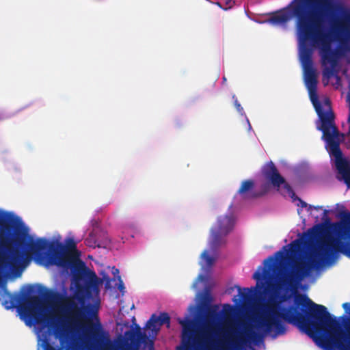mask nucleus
<instances>
[{"label": "nucleus", "mask_w": 350, "mask_h": 350, "mask_svg": "<svg viewBox=\"0 0 350 350\" xmlns=\"http://www.w3.org/2000/svg\"><path fill=\"white\" fill-rule=\"evenodd\" d=\"M295 303L297 306L282 308V312H276L274 308H271L270 314L264 321L267 332L275 327L276 334H285L284 321L297 325L310 336L319 335L326 348L350 350V327L347 333L344 332L339 321L325 306L314 303L306 295L296 297ZM342 306L348 313L350 303H344Z\"/></svg>", "instance_id": "obj_1"}, {"label": "nucleus", "mask_w": 350, "mask_h": 350, "mask_svg": "<svg viewBox=\"0 0 350 350\" xmlns=\"http://www.w3.org/2000/svg\"><path fill=\"white\" fill-rule=\"evenodd\" d=\"M70 267L72 269V280L76 288L75 295L64 298L59 308L62 315L51 317L48 321L55 337L59 339L61 344L66 342L75 331L81 327V320L85 315L79 304L83 306L85 304L88 288L94 285L97 280L96 273L88 269L80 258ZM84 311L96 321L94 323L88 319V327L85 329V333L91 338V340L85 344L87 350H98L104 345L105 332L100 322L97 310L90 306L84 308Z\"/></svg>", "instance_id": "obj_2"}, {"label": "nucleus", "mask_w": 350, "mask_h": 350, "mask_svg": "<svg viewBox=\"0 0 350 350\" xmlns=\"http://www.w3.org/2000/svg\"><path fill=\"white\" fill-rule=\"evenodd\" d=\"M335 10L340 16L329 21L327 35L298 38L300 61L305 72V82L308 88H317V79L313 68L312 54L315 49H319L323 77L339 79L336 67L340 56L350 50V10L342 4H337Z\"/></svg>", "instance_id": "obj_3"}, {"label": "nucleus", "mask_w": 350, "mask_h": 350, "mask_svg": "<svg viewBox=\"0 0 350 350\" xmlns=\"http://www.w3.org/2000/svg\"><path fill=\"white\" fill-rule=\"evenodd\" d=\"M338 237H330L319 247L315 254L306 260H294L291 269L286 273L279 276L275 282H272L273 273L275 270L278 258L284 256L282 251L275 254V257L270 256L264 260L265 268L262 273L257 271L253 278L258 282L267 280V289L270 291L272 299H280V302L286 300L285 295H280L282 291H288L297 288L300 282L314 269L319 268L323 262L329 260L334 253L342 252L350 256V229L347 227L340 228L337 231Z\"/></svg>", "instance_id": "obj_4"}, {"label": "nucleus", "mask_w": 350, "mask_h": 350, "mask_svg": "<svg viewBox=\"0 0 350 350\" xmlns=\"http://www.w3.org/2000/svg\"><path fill=\"white\" fill-rule=\"evenodd\" d=\"M12 243L21 245L18 238L10 239L0 236V251L7 252L8 254L0 258V265L10 267L12 271H18L25 262L29 253L33 256L36 262L44 266L57 265L68 268L71 264L79 260L80 253L77 249V243L72 238L66 241V245L59 243L55 248L53 243H49L44 239L31 240L28 244V252L25 253L17 247H10Z\"/></svg>", "instance_id": "obj_5"}, {"label": "nucleus", "mask_w": 350, "mask_h": 350, "mask_svg": "<svg viewBox=\"0 0 350 350\" xmlns=\"http://www.w3.org/2000/svg\"><path fill=\"white\" fill-rule=\"evenodd\" d=\"M310 100L321 122L319 129L323 133V138L327 143L329 154L335 159V165L342 176L345 183L350 187V162L343 158L338 139L339 132L334 124V115L331 109V102L328 98L324 99V110L319 100L317 89L308 88Z\"/></svg>", "instance_id": "obj_6"}, {"label": "nucleus", "mask_w": 350, "mask_h": 350, "mask_svg": "<svg viewBox=\"0 0 350 350\" xmlns=\"http://www.w3.org/2000/svg\"><path fill=\"white\" fill-rule=\"evenodd\" d=\"M297 18L298 38L325 36L319 30V12L331 8V0H294L291 3Z\"/></svg>", "instance_id": "obj_7"}, {"label": "nucleus", "mask_w": 350, "mask_h": 350, "mask_svg": "<svg viewBox=\"0 0 350 350\" xmlns=\"http://www.w3.org/2000/svg\"><path fill=\"white\" fill-rule=\"evenodd\" d=\"M280 302L272 301L265 307L263 314L257 320V328L260 332L254 331L249 325L244 327V332L232 335L225 341L221 347V350H245L250 348L252 350H256L252 347V345H258L262 342L265 335L271 334L272 338L284 335V334H276V329L273 327L269 332L267 331V327L264 324L267 317L270 314L271 308H274L276 312H282V308Z\"/></svg>", "instance_id": "obj_8"}, {"label": "nucleus", "mask_w": 350, "mask_h": 350, "mask_svg": "<svg viewBox=\"0 0 350 350\" xmlns=\"http://www.w3.org/2000/svg\"><path fill=\"white\" fill-rule=\"evenodd\" d=\"M10 301H5L6 308H12L19 305L18 311L21 319H23L27 326H31L41 321L40 315L38 312L42 305V299L36 295H28L26 293L23 297H19L9 294Z\"/></svg>", "instance_id": "obj_9"}, {"label": "nucleus", "mask_w": 350, "mask_h": 350, "mask_svg": "<svg viewBox=\"0 0 350 350\" xmlns=\"http://www.w3.org/2000/svg\"><path fill=\"white\" fill-rule=\"evenodd\" d=\"M262 174L266 179L269 180L272 185L278 189L282 185V194L289 196L293 201L298 200L301 208H308V204L295 195L291 185L286 182L285 178L278 172L277 167L272 161L266 163L262 169Z\"/></svg>", "instance_id": "obj_10"}, {"label": "nucleus", "mask_w": 350, "mask_h": 350, "mask_svg": "<svg viewBox=\"0 0 350 350\" xmlns=\"http://www.w3.org/2000/svg\"><path fill=\"white\" fill-rule=\"evenodd\" d=\"M234 219L232 216L222 215L217 218L216 224L211 230V247L217 248L223 244L225 237L233 228Z\"/></svg>", "instance_id": "obj_11"}, {"label": "nucleus", "mask_w": 350, "mask_h": 350, "mask_svg": "<svg viewBox=\"0 0 350 350\" xmlns=\"http://www.w3.org/2000/svg\"><path fill=\"white\" fill-rule=\"evenodd\" d=\"M254 182L252 180H243L238 190V193L240 194L243 199H255L262 196L267 192L266 186L262 187L263 191L256 192L254 191Z\"/></svg>", "instance_id": "obj_12"}, {"label": "nucleus", "mask_w": 350, "mask_h": 350, "mask_svg": "<svg viewBox=\"0 0 350 350\" xmlns=\"http://www.w3.org/2000/svg\"><path fill=\"white\" fill-rule=\"evenodd\" d=\"M124 336L127 340H131V344H126L123 350H137V347H133L132 345L144 342L148 339V336L145 332H142L141 327L135 325V329L125 332Z\"/></svg>", "instance_id": "obj_13"}, {"label": "nucleus", "mask_w": 350, "mask_h": 350, "mask_svg": "<svg viewBox=\"0 0 350 350\" xmlns=\"http://www.w3.org/2000/svg\"><path fill=\"white\" fill-rule=\"evenodd\" d=\"M294 16L291 5L286 8L274 12L269 18L268 22L273 25H285Z\"/></svg>", "instance_id": "obj_14"}, {"label": "nucleus", "mask_w": 350, "mask_h": 350, "mask_svg": "<svg viewBox=\"0 0 350 350\" xmlns=\"http://www.w3.org/2000/svg\"><path fill=\"white\" fill-rule=\"evenodd\" d=\"M178 323L183 327L182 342L184 344H190L194 334V321L186 318L185 319H178Z\"/></svg>", "instance_id": "obj_15"}, {"label": "nucleus", "mask_w": 350, "mask_h": 350, "mask_svg": "<svg viewBox=\"0 0 350 350\" xmlns=\"http://www.w3.org/2000/svg\"><path fill=\"white\" fill-rule=\"evenodd\" d=\"M152 321H158L160 326L166 325L167 328L170 326V317L167 312H161L159 317L153 314L149 319V323H152Z\"/></svg>", "instance_id": "obj_16"}, {"label": "nucleus", "mask_w": 350, "mask_h": 350, "mask_svg": "<svg viewBox=\"0 0 350 350\" xmlns=\"http://www.w3.org/2000/svg\"><path fill=\"white\" fill-rule=\"evenodd\" d=\"M42 346L44 350H62L61 349H56L50 344L49 334L47 332H44L42 334Z\"/></svg>", "instance_id": "obj_17"}, {"label": "nucleus", "mask_w": 350, "mask_h": 350, "mask_svg": "<svg viewBox=\"0 0 350 350\" xmlns=\"http://www.w3.org/2000/svg\"><path fill=\"white\" fill-rule=\"evenodd\" d=\"M201 258L204 260L205 265L208 267H211L215 263V258L208 255L206 250L202 253Z\"/></svg>", "instance_id": "obj_18"}, {"label": "nucleus", "mask_w": 350, "mask_h": 350, "mask_svg": "<svg viewBox=\"0 0 350 350\" xmlns=\"http://www.w3.org/2000/svg\"><path fill=\"white\" fill-rule=\"evenodd\" d=\"M237 288H238V290L239 291L241 298L245 301L250 299V298L251 297V293L254 291V290L255 288H243L244 292L241 293V287L237 286Z\"/></svg>", "instance_id": "obj_19"}, {"label": "nucleus", "mask_w": 350, "mask_h": 350, "mask_svg": "<svg viewBox=\"0 0 350 350\" xmlns=\"http://www.w3.org/2000/svg\"><path fill=\"white\" fill-rule=\"evenodd\" d=\"M145 328L151 329L152 333H154L155 334H157V332H159V330L160 329V325H159L158 321H156V322L152 321V323H149V320H148L146 324Z\"/></svg>", "instance_id": "obj_20"}, {"label": "nucleus", "mask_w": 350, "mask_h": 350, "mask_svg": "<svg viewBox=\"0 0 350 350\" xmlns=\"http://www.w3.org/2000/svg\"><path fill=\"white\" fill-rule=\"evenodd\" d=\"M219 306L217 305L211 306L207 308L206 315L214 317L218 315Z\"/></svg>", "instance_id": "obj_21"}, {"label": "nucleus", "mask_w": 350, "mask_h": 350, "mask_svg": "<svg viewBox=\"0 0 350 350\" xmlns=\"http://www.w3.org/2000/svg\"><path fill=\"white\" fill-rule=\"evenodd\" d=\"M234 312L232 306L228 304H224L223 312L225 317L231 316Z\"/></svg>", "instance_id": "obj_22"}, {"label": "nucleus", "mask_w": 350, "mask_h": 350, "mask_svg": "<svg viewBox=\"0 0 350 350\" xmlns=\"http://www.w3.org/2000/svg\"><path fill=\"white\" fill-rule=\"evenodd\" d=\"M289 247H290V251L291 253H295L296 252L300 247V241L299 240L297 239V240H295L293 241H292L290 244H289Z\"/></svg>", "instance_id": "obj_23"}, {"label": "nucleus", "mask_w": 350, "mask_h": 350, "mask_svg": "<svg viewBox=\"0 0 350 350\" xmlns=\"http://www.w3.org/2000/svg\"><path fill=\"white\" fill-rule=\"evenodd\" d=\"M110 241L106 238L104 241H98V240H95L94 243V247H98L99 248H106L107 246L108 245V244L109 243Z\"/></svg>", "instance_id": "obj_24"}, {"label": "nucleus", "mask_w": 350, "mask_h": 350, "mask_svg": "<svg viewBox=\"0 0 350 350\" xmlns=\"http://www.w3.org/2000/svg\"><path fill=\"white\" fill-rule=\"evenodd\" d=\"M233 98H234V106L237 109V110L239 112V113H241L243 111V107H241V104L239 103V101L237 100V98H235V96H232Z\"/></svg>", "instance_id": "obj_25"}, {"label": "nucleus", "mask_w": 350, "mask_h": 350, "mask_svg": "<svg viewBox=\"0 0 350 350\" xmlns=\"http://www.w3.org/2000/svg\"><path fill=\"white\" fill-rule=\"evenodd\" d=\"M234 3V0H226V5L228 7V8H232Z\"/></svg>", "instance_id": "obj_26"}, {"label": "nucleus", "mask_w": 350, "mask_h": 350, "mask_svg": "<svg viewBox=\"0 0 350 350\" xmlns=\"http://www.w3.org/2000/svg\"><path fill=\"white\" fill-rule=\"evenodd\" d=\"M119 281H120V284H119V286H118V288L120 291H122L124 289V283L121 280L120 278L119 277Z\"/></svg>", "instance_id": "obj_27"}, {"label": "nucleus", "mask_w": 350, "mask_h": 350, "mask_svg": "<svg viewBox=\"0 0 350 350\" xmlns=\"http://www.w3.org/2000/svg\"><path fill=\"white\" fill-rule=\"evenodd\" d=\"M316 209V210H320V209H322V206H312V205H309L308 206V211H312V209Z\"/></svg>", "instance_id": "obj_28"}, {"label": "nucleus", "mask_w": 350, "mask_h": 350, "mask_svg": "<svg viewBox=\"0 0 350 350\" xmlns=\"http://www.w3.org/2000/svg\"><path fill=\"white\" fill-rule=\"evenodd\" d=\"M85 243H86V245H88V246H92V238H88L86 240H85Z\"/></svg>", "instance_id": "obj_29"}, {"label": "nucleus", "mask_w": 350, "mask_h": 350, "mask_svg": "<svg viewBox=\"0 0 350 350\" xmlns=\"http://www.w3.org/2000/svg\"><path fill=\"white\" fill-rule=\"evenodd\" d=\"M44 291H45V293L43 294V295L46 298L49 297V295H51V292L47 289H44Z\"/></svg>", "instance_id": "obj_30"}, {"label": "nucleus", "mask_w": 350, "mask_h": 350, "mask_svg": "<svg viewBox=\"0 0 350 350\" xmlns=\"http://www.w3.org/2000/svg\"><path fill=\"white\" fill-rule=\"evenodd\" d=\"M345 219L350 223V213L347 214Z\"/></svg>", "instance_id": "obj_31"}, {"label": "nucleus", "mask_w": 350, "mask_h": 350, "mask_svg": "<svg viewBox=\"0 0 350 350\" xmlns=\"http://www.w3.org/2000/svg\"><path fill=\"white\" fill-rule=\"evenodd\" d=\"M119 273V271H118V269H116V271L113 272V273L115 274V273Z\"/></svg>", "instance_id": "obj_32"}, {"label": "nucleus", "mask_w": 350, "mask_h": 350, "mask_svg": "<svg viewBox=\"0 0 350 350\" xmlns=\"http://www.w3.org/2000/svg\"><path fill=\"white\" fill-rule=\"evenodd\" d=\"M3 119H4V118L1 115H0V121L3 120Z\"/></svg>", "instance_id": "obj_33"}, {"label": "nucleus", "mask_w": 350, "mask_h": 350, "mask_svg": "<svg viewBox=\"0 0 350 350\" xmlns=\"http://www.w3.org/2000/svg\"><path fill=\"white\" fill-rule=\"evenodd\" d=\"M327 210H324V214L325 215V214H327Z\"/></svg>", "instance_id": "obj_34"}]
</instances>
